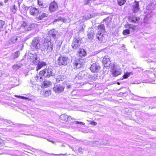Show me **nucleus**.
Instances as JSON below:
<instances>
[{
	"label": "nucleus",
	"instance_id": "nucleus-15",
	"mask_svg": "<svg viewBox=\"0 0 156 156\" xmlns=\"http://www.w3.org/2000/svg\"><path fill=\"white\" fill-rule=\"evenodd\" d=\"M103 33L98 32V34L96 35V37L99 41L104 42L105 40Z\"/></svg>",
	"mask_w": 156,
	"mask_h": 156
},
{
	"label": "nucleus",
	"instance_id": "nucleus-26",
	"mask_svg": "<svg viewBox=\"0 0 156 156\" xmlns=\"http://www.w3.org/2000/svg\"><path fill=\"white\" fill-rule=\"evenodd\" d=\"M43 87L44 88L48 87L50 84V82L47 81H44L43 82Z\"/></svg>",
	"mask_w": 156,
	"mask_h": 156
},
{
	"label": "nucleus",
	"instance_id": "nucleus-42",
	"mask_svg": "<svg viewBox=\"0 0 156 156\" xmlns=\"http://www.w3.org/2000/svg\"><path fill=\"white\" fill-rule=\"evenodd\" d=\"M76 123L77 124H80V125H84L85 123L84 122H79L77 121H75Z\"/></svg>",
	"mask_w": 156,
	"mask_h": 156
},
{
	"label": "nucleus",
	"instance_id": "nucleus-51",
	"mask_svg": "<svg viewBox=\"0 0 156 156\" xmlns=\"http://www.w3.org/2000/svg\"><path fill=\"white\" fill-rule=\"evenodd\" d=\"M8 0H4V2L6 3L8 2Z\"/></svg>",
	"mask_w": 156,
	"mask_h": 156
},
{
	"label": "nucleus",
	"instance_id": "nucleus-46",
	"mask_svg": "<svg viewBox=\"0 0 156 156\" xmlns=\"http://www.w3.org/2000/svg\"><path fill=\"white\" fill-rule=\"evenodd\" d=\"M90 123L93 125H96L97 124L96 122H94V121H92Z\"/></svg>",
	"mask_w": 156,
	"mask_h": 156
},
{
	"label": "nucleus",
	"instance_id": "nucleus-12",
	"mask_svg": "<svg viewBox=\"0 0 156 156\" xmlns=\"http://www.w3.org/2000/svg\"><path fill=\"white\" fill-rule=\"evenodd\" d=\"M30 13L33 16H37L39 13V10L35 7H31L29 9Z\"/></svg>",
	"mask_w": 156,
	"mask_h": 156
},
{
	"label": "nucleus",
	"instance_id": "nucleus-50",
	"mask_svg": "<svg viewBox=\"0 0 156 156\" xmlns=\"http://www.w3.org/2000/svg\"><path fill=\"white\" fill-rule=\"evenodd\" d=\"M51 154L52 155H55V156H57V155H59V154Z\"/></svg>",
	"mask_w": 156,
	"mask_h": 156
},
{
	"label": "nucleus",
	"instance_id": "nucleus-29",
	"mask_svg": "<svg viewBox=\"0 0 156 156\" xmlns=\"http://www.w3.org/2000/svg\"><path fill=\"white\" fill-rule=\"evenodd\" d=\"M74 66L77 68H80L81 66V64L79 63L76 62L73 63Z\"/></svg>",
	"mask_w": 156,
	"mask_h": 156
},
{
	"label": "nucleus",
	"instance_id": "nucleus-5",
	"mask_svg": "<svg viewBox=\"0 0 156 156\" xmlns=\"http://www.w3.org/2000/svg\"><path fill=\"white\" fill-rule=\"evenodd\" d=\"M81 44V41L76 38H74L72 43V47L74 49H79L80 45Z\"/></svg>",
	"mask_w": 156,
	"mask_h": 156
},
{
	"label": "nucleus",
	"instance_id": "nucleus-20",
	"mask_svg": "<svg viewBox=\"0 0 156 156\" xmlns=\"http://www.w3.org/2000/svg\"><path fill=\"white\" fill-rule=\"evenodd\" d=\"M42 76H43L41 74H40L39 73V74L36 75V76L35 77V80L37 81H39L40 82H42L43 80Z\"/></svg>",
	"mask_w": 156,
	"mask_h": 156
},
{
	"label": "nucleus",
	"instance_id": "nucleus-35",
	"mask_svg": "<svg viewBox=\"0 0 156 156\" xmlns=\"http://www.w3.org/2000/svg\"><path fill=\"white\" fill-rule=\"evenodd\" d=\"M38 3L39 6H40L41 8L44 7V5H43V3L39 0L38 1Z\"/></svg>",
	"mask_w": 156,
	"mask_h": 156
},
{
	"label": "nucleus",
	"instance_id": "nucleus-49",
	"mask_svg": "<svg viewBox=\"0 0 156 156\" xmlns=\"http://www.w3.org/2000/svg\"><path fill=\"white\" fill-rule=\"evenodd\" d=\"M71 86L70 85H67V87L68 88H70L71 87Z\"/></svg>",
	"mask_w": 156,
	"mask_h": 156
},
{
	"label": "nucleus",
	"instance_id": "nucleus-22",
	"mask_svg": "<svg viewBox=\"0 0 156 156\" xmlns=\"http://www.w3.org/2000/svg\"><path fill=\"white\" fill-rule=\"evenodd\" d=\"M129 19L132 22L134 23H136L137 21L140 20V18L139 17H136L130 16L129 17Z\"/></svg>",
	"mask_w": 156,
	"mask_h": 156
},
{
	"label": "nucleus",
	"instance_id": "nucleus-56",
	"mask_svg": "<svg viewBox=\"0 0 156 156\" xmlns=\"http://www.w3.org/2000/svg\"><path fill=\"white\" fill-rule=\"evenodd\" d=\"M124 46H125V45L124 44H123L122 47H124Z\"/></svg>",
	"mask_w": 156,
	"mask_h": 156
},
{
	"label": "nucleus",
	"instance_id": "nucleus-27",
	"mask_svg": "<svg viewBox=\"0 0 156 156\" xmlns=\"http://www.w3.org/2000/svg\"><path fill=\"white\" fill-rule=\"evenodd\" d=\"M117 2L119 5H123L126 2V0H117Z\"/></svg>",
	"mask_w": 156,
	"mask_h": 156
},
{
	"label": "nucleus",
	"instance_id": "nucleus-3",
	"mask_svg": "<svg viewBox=\"0 0 156 156\" xmlns=\"http://www.w3.org/2000/svg\"><path fill=\"white\" fill-rule=\"evenodd\" d=\"M40 39L39 37L34 38L31 43V47L34 50H37L40 47Z\"/></svg>",
	"mask_w": 156,
	"mask_h": 156
},
{
	"label": "nucleus",
	"instance_id": "nucleus-52",
	"mask_svg": "<svg viewBox=\"0 0 156 156\" xmlns=\"http://www.w3.org/2000/svg\"><path fill=\"white\" fill-rule=\"evenodd\" d=\"M50 142H51V143H54V141H52V140H51Z\"/></svg>",
	"mask_w": 156,
	"mask_h": 156
},
{
	"label": "nucleus",
	"instance_id": "nucleus-28",
	"mask_svg": "<svg viewBox=\"0 0 156 156\" xmlns=\"http://www.w3.org/2000/svg\"><path fill=\"white\" fill-rule=\"evenodd\" d=\"M38 61V58L36 56H34L33 58V59L32 62L33 64H37L38 62H39Z\"/></svg>",
	"mask_w": 156,
	"mask_h": 156
},
{
	"label": "nucleus",
	"instance_id": "nucleus-47",
	"mask_svg": "<svg viewBox=\"0 0 156 156\" xmlns=\"http://www.w3.org/2000/svg\"><path fill=\"white\" fill-rule=\"evenodd\" d=\"M109 19V18H107L105 19L104 20V21H108V19Z\"/></svg>",
	"mask_w": 156,
	"mask_h": 156
},
{
	"label": "nucleus",
	"instance_id": "nucleus-54",
	"mask_svg": "<svg viewBox=\"0 0 156 156\" xmlns=\"http://www.w3.org/2000/svg\"><path fill=\"white\" fill-rule=\"evenodd\" d=\"M47 140L49 142H50L51 141V140H49L48 139H47Z\"/></svg>",
	"mask_w": 156,
	"mask_h": 156
},
{
	"label": "nucleus",
	"instance_id": "nucleus-30",
	"mask_svg": "<svg viewBox=\"0 0 156 156\" xmlns=\"http://www.w3.org/2000/svg\"><path fill=\"white\" fill-rule=\"evenodd\" d=\"M91 15L90 14L89 16L88 15H86L84 16L83 17V20H87L91 18Z\"/></svg>",
	"mask_w": 156,
	"mask_h": 156
},
{
	"label": "nucleus",
	"instance_id": "nucleus-41",
	"mask_svg": "<svg viewBox=\"0 0 156 156\" xmlns=\"http://www.w3.org/2000/svg\"><path fill=\"white\" fill-rule=\"evenodd\" d=\"M34 27L35 26L34 24H31L29 26V28H28V30H31L32 29H33L34 28Z\"/></svg>",
	"mask_w": 156,
	"mask_h": 156
},
{
	"label": "nucleus",
	"instance_id": "nucleus-14",
	"mask_svg": "<svg viewBox=\"0 0 156 156\" xmlns=\"http://www.w3.org/2000/svg\"><path fill=\"white\" fill-rule=\"evenodd\" d=\"M102 62L104 66L105 67L109 66L111 64V62L108 56H105L103 59Z\"/></svg>",
	"mask_w": 156,
	"mask_h": 156
},
{
	"label": "nucleus",
	"instance_id": "nucleus-40",
	"mask_svg": "<svg viewBox=\"0 0 156 156\" xmlns=\"http://www.w3.org/2000/svg\"><path fill=\"white\" fill-rule=\"evenodd\" d=\"M62 21H63V19L61 17H59L58 19H55L54 22Z\"/></svg>",
	"mask_w": 156,
	"mask_h": 156
},
{
	"label": "nucleus",
	"instance_id": "nucleus-44",
	"mask_svg": "<svg viewBox=\"0 0 156 156\" xmlns=\"http://www.w3.org/2000/svg\"><path fill=\"white\" fill-rule=\"evenodd\" d=\"M83 150L81 147H79L78 149V152L80 154L82 153Z\"/></svg>",
	"mask_w": 156,
	"mask_h": 156
},
{
	"label": "nucleus",
	"instance_id": "nucleus-53",
	"mask_svg": "<svg viewBox=\"0 0 156 156\" xmlns=\"http://www.w3.org/2000/svg\"><path fill=\"white\" fill-rule=\"evenodd\" d=\"M2 5V2H0V5Z\"/></svg>",
	"mask_w": 156,
	"mask_h": 156
},
{
	"label": "nucleus",
	"instance_id": "nucleus-13",
	"mask_svg": "<svg viewBox=\"0 0 156 156\" xmlns=\"http://www.w3.org/2000/svg\"><path fill=\"white\" fill-rule=\"evenodd\" d=\"M60 118L62 120L65 121H69L73 119L71 116H69L66 114L61 115Z\"/></svg>",
	"mask_w": 156,
	"mask_h": 156
},
{
	"label": "nucleus",
	"instance_id": "nucleus-38",
	"mask_svg": "<svg viewBox=\"0 0 156 156\" xmlns=\"http://www.w3.org/2000/svg\"><path fill=\"white\" fill-rule=\"evenodd\" d=\"M130 76V73H125L123 76V78L124 79H126L128 78Z\"/></svg>",
	"mask_w": 156,
	"mask_h": 156
},
{
	"label": "nucleus",
	"instance_id": "nucleus-2",
	"mask_svg": "<svg viewBox=\"0 0 156 156\" xmlns=\"http://www.w3.org/2000/svg\"><path fill=\"white\" fill-rule=\"evenodd\" d=\"M43 48L46 49L48 53L52 51L53 49V44L50 40L45 39L43 44Z\"/></svg>",
	"mask_w": 156,
	"mask_h": 156
},
{
	"label": "nucleus",
	"instance_id": "nucleus-21",
	"mask_svg": "<svg viewBox=\"0 0 156 156\" xmlns=\"http://www.w3.org/2000/svg\"><path fill=\"white\" fill-rule=\"evenodd\" d=\"M79 53L80 57L84 56L86 55V53L83 49H79Z\"/></svg>",
	"mask_w": 156,
	"mask_h": 156
},
{
	"label": "nucleus",
	"instance_id": "nucleus-6",
	"mask_svg": "<svg viewBox=\"0 0 156 156\" xmlns=\"http://www.w3.org/2000/svg\"><path fill=\"white\" fill-rule=\"evenodd\" d=\"M58 9V5L57 3L55 1L51 3L49 5V10L50 12H55Z\"/></svg>",
	"mask_w": 156,
	"mask_h": 156
},
{
	"label": "nucleus",
	"instance_id": "nucleus-24",
	"mask_svg": "<svg viewBox=\"0 0 156 156\" xmlns=\"http://www.w3.org/2000/svg\"><path fill=\"white\" fill-rule=\"evenodd\" d=\"M22 66V64L19 63L16 64L14 65L12 67V68L13 69L17 70L18 69Z\"/></svg>",
	"mask_w": 156,
	"mask_h": 156
},
{
	"label": "nucleus",
	"instance_id": "nucleus-37",
	"mask_svg": "<svg viewBox=\"0 0 156 156\" xmlns=\"http://www.w3.org/2000/svg\"><path fill=\"white\" fill-rule=\"evenodd\" d=\"M27 26V23L25 22H23L21 24V27L24 28Z\"/></svg>",
	"mask_w": 156,
	"mask_h": 156
},
{
	"label": "nucleus",
	"instance_id": "nucleus-34",
	"mask_svg": "<svg viewBox=\"0 0 156 156\" xmlns=\"http://www.w3.org/2000/svg\"><path fill=\"white\" fill-rule=\"evenodd\" d=\"M130 33V30H129L127 29L124 30L123 31V34L126 35L127 34H129Z\"/></svg>",
	"mask_w": 156,
	"mask_h": 156
},
{
	"label": "nucleus",
	"instance_id": "nucleus-43",
	"mask_svg": "<svg viewBox=\"0 0 156 156\" xmlns=\"http://www.w3.org/2000/svg\"><path fill=\"white\" fill-rule=\"evenodd\" d=\"M4 144V141L0 138V146L3 145Z\"/></svg>",
	"mask_w": 156,
	"mask_h": 156
},
{
	"label": "nucleus",
	"instance_id": "nucleus-33",
	"mask_svg": "<svg viewBox=\"0 0 156 156\" xmlns=\"http://www.w3.org/2000/svg\"><path fill=\"white\" fill-rule=\"evenodd\" d=\"M20 54V53L19 51H16L15 53L14 54V58H18Z\"/></svg>",
	"mask_w": 156,
	"mask_h": 156
},
{
	"label": "nucleus",
	"instance_id": "nucleus-7",
	"mask_svg": "<svg viewBox=\"0 0 156 156\" xmlns=\"http://www.w3.org/2000/svg\"><path fill=\"white\" fill-rule=\"evenodd\" d=\"M139 3L138 2L135 1L132 4L131 9L134 13L137 12L139 10Z\"/></svg>",
	"mask_w": 156,
	"mask_h": 156
},
{
	"label": "nucleus",
	"instance_id": "nucleus-17",
	"mask_svg": "<svg viewBox=\"0 0 156 156\" xmlns=\"http://www.w3.org/2000/svg\"><path fill=\"white\" fill-rule=\"evenodd\" d=\"M97 28L98 33H104L105 31V26L104 24H101L99 25L98 26Z\"/></svg>",
	"mask_w": 156,
	"mask_h": 156
},
{
	"label": "nucleus",
	"instance_id": "nucleus-9",
	"mask_svg": "<svg viewBox=\"0 0 156 156\" xmlns=\"http://www.w3.org/2000/svg\"><path fill=\"white\" fill-rule=\"evenodd\" d=\"M65 87L60 84L57 85L53 88L54 91L56 93H60L63 91Z\"/></svg>",
	"mask_w": 156,
	"mask_h": 156
},
{
	"label": "nucleus",
	"instance_id": "nucleus-39",
	"mask_svg": "<svg viewBox=\"0 0 156 156\" xmlns=\"http://www.w3.org/2000/svg\"><path fill=\"white\" fill-rule=\"evenodd\" d=\"M128 27L129 29H131L133 30H134L135 29V26L131 24H129L128 25Z\"/></svg>",
	"mask_w": 156,
	"mask_h": 156
},
{
	"label": "nucleus",
	"instance_id": "nucleus-4",
	"mask_svg": "<svg viewBox=\"0 0 156 156\" xmlns=\"http://www.w3.org/2000/svg\"><path fill=\"white\" fill-rule=\"evenodd\" d=\"M52 71V70L51 69L46 68L40 72V74L45 76H50L53 75Z\"/></svg>",
	"mask_w": 156,
	"mask_h": 156
},
{
	"label": "nucleus",
	"instance_id": "nucleus-25",
	"mask_svg": "<svg viewBox=\"0 0 156 156\" xmlns=\"http://www.w3.org/2000/svg\"><path fill=\"white\" fill-rule=\"evenodd\" d=\"M47 14L44 13H42L41 14V16H39L38 18V19L39 20H42L43 18L45 17H47Z\"/></svg>",
	"mask_w": 156,
	"mask_h": 156
},
{
	"label": "nucleus",
	"instance_id": "nucleus-8",
	"mask_svg": "<svg viewBox=\"0 0 156 156\" xmlns=\"http://www.w3.org/2000/svg\"><path fill=\"white\" fill-rule=\"evenodd\" d=\"M18 38H20V37L18 36H14L12 37L6 43L7 45H9L17 43L18 41Z\"/></svg>",
	"mask_w": 156,
	"mask_h": 156
},
{
	"label": "nucleus",
	"instance_id": "nucleus-11",
	"mask_svg": "<svg viewBox=\"0 0 156 156\" xmlns=\"http://www.w3.org/2000/svg\"><path fill=\"white\" fill-rule=\"evenodd\" d=\"M58 34V32L55 29L51 30L48 31V35L50 37H52L54 38H56Z\"/></svg>",
	"mask_w": 156,
	"mask_h": 156
},
{
	"label": "nucleus",
	"instance_id": "nucleus-1",
	"mask_svg": "<svg viewBox=\"0 0 156 156\" xmlns=\"http://www.w3.org/2000/svg\"><path fill=\"white\" fill-rule=\"evenodd\" d=\"M70 62L68 57L63 55H60L57 59V62L59 66H66Z\"/></svg>",
	"mask_w": 156,
	"mask_h": 156
},
{
	"label": "nucleus",
	"instance_id": "nucleus-36",
	"mask_svg": "<svg viewBox=\"0 0 156 156\" xmlns=\"http://www.w3.org/2000/svg\"><path fill=\"white\" fill-rule=\"evenodd\" d=\"M5 23L4 21L0 20V29L2 28L4 25L5 24Z\"/></svg>",
	"mask_w": 156,
	"mask_h": 156
},
{
	"label": "nucleus",
	"instance_id": "nucleus-19",
	"mask_svg": "<svg viewBox=\"0 0 156 156\" xmlns=\"http://www.w3.org/2000/svg\"><path fill=\"white\" fill-rule=\"evenodd\" d=\"M37 70L38 71V70L40 69L41 67H42L43 66H45L46 65V63L44 62H39L37 63Z\"/></svg>",
	"mask_w": 156,
	"mask_h": 156
},
{
	"label": "nucleus",
	"instance_id": "nucleus-31",
	"mask_svg": "<svg viewBox=\"0 0 156 156\" xmlns=\"http://www.w3.org/2000/svg\"><path fill=\"white\" fill-rule=\"evenodd\" d=\"M51 94V92L50 91H47L45 92L44 96L46 97L49 96Z\"/></svg>",
	"mask_w": 156,
	"mask_h": 156
},
{
	"label": "nucleus",
	"instance_id": "nucleus-16",
	"mask_svg": "<svg viewBox=\"0 0 156 156\" xmlns=\"http://www.w3.org/2000/svg\"><path fill=\"white\" fill-rule=\"evenodd\" d=\"M111 72L113 75L115 76H117L121 73V72L119 70L116 69L115 67L112 69Z\"/></svg>",
	"mask_w": 156,
	"mask_h": 156
},
{
	"label": "nucleus",
	"instance_id": "nucleus-48",
	"mask_svg": "<svg viewBox=\"0 0 156 156\" xmlns=\"http://www.w3.org/2000/svg\"><path fill=\"white\" fill-rule=\"evenodd\" d=\"M3 73L1 70H0V77H1Z\"/></svg>",
	"mask_w": 156,
	"mask_h": 156
},
{
	"label": "nucleus",
	"instance_id": "nucleus-18",
	"mask_svg": "<svg viewBox=\"0 0 156 156\" xmlns=\"http://www.w3.org/2000/svg\"><path fill=\"white\" fill-rule=\"evenodd\" d=\"M94 30H91L87 32V36L88 39H93L94 37Z\"/></svg>",
	"mask_w": 156,
	"mask_h": 156
},
{
	"label": "nucleus",
	"instance_id": "nucleus-55",
	"mask_svg": "<svg viewBox=\"0 0 156 156\" xmlns=\"http://www.w3.org/2000/svg\"><path fill=\"white\" fill-rule=\"evenodd\" d=\"M117 84H118V85H119L120 84V83H119V82H118V83H117Z\"/></svg>",
	"mask_w": 156,
	"mask_h": 156
},
{
	"label": "nucleus",
	"instance_id": "nucleus-57",
	"mask_svg": "<svg viewBox=\"0 0 156 156\" xmlns=\"http://www.w3.org/2000/svg\"><path fill=\"white\" fill-rule=\"evenodd\" d=\"M58 78H60V76H58Z\"/></svg>",
	"mask_w": 156,
	"mask_h": 156
},
{
	"label": "nucleus",
	"instance_id": "nucleus-23",
	"mask_svg": "<svg viewBox=\"0 0 156 156\" xmlns=\"http://www.w3.org/2000/svg\"><path fill=\"white\" fill-rule=\"evenodd\" d=\"M105 145L106 144L103 143H100L98 142V141H93L91 142V145L92 146H95L97 145Z\"/></svg>",
	"mask_w": 156,
	"mask_h": 156
},
{
	"label": "nucleus",
	"instance_id": "nucleus-10",
	"mask_svg": "<svg viewBox=\"0 0 156 156\" xmlns=\"http://www.w3.org/2000/svg\"><path fill=\"white\" fill-rule=\"evenodd\" d=\"M100 66L98 63L93 64L90 67V69L93 72H97L99 71Z\"/></svg>",
	"mask_w": 156,
	"mask_h": 156
},
{
	"label": "nucleus",
	"instance_id": "nucleus-32",
	"mask_svg": "<svg viewBox=\"0 0 156 156\" xmlns=\"http://www.w3.org/2000/svg\"><path fill=\"white\" fill-rule=\"evenodd\" d=\"M17 9V7H16L15 5H14L12 7V8L11 10L13 12L15 13L16 12Z\"/></svg>",
	"mask_w": 156,
	"mask_h": 156
},
{
	"label": "nucleus",
	"instance_id": "nucleus-45",
	"mask_svg": "<svg viewBox=\"0 0 156 156\" xmlns=\"http://www.w3.org/2000/svg\"><path fill=\"white\" fill-rule=\"evenodd\" d=\"M15 96L16 97H20L22 99H29V98H26V97H24L23 96Z\"/></svg>",
	"mask_w": 156,
	"mask_h": 156
}]
</instances>
